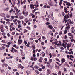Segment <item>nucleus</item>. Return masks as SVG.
I'll return each instance as SVG.
<instances>
[{
	"label": "nucleus",
	"instance_id": "obj_1",
	"mask_svg": "<svg viewBox=\"0 0 75 75\" xmlns=\"http://www.w3.org/2000/svg\"><path fill=\"white\" fill-rule=\"evenodd\" d=\"M67 21H68V22H69L70 24H71L74 23V22H73V21H71V19H68Z\"/></svg>",
	"mask_w": 75,
	"mask_h": 75
},
{
	"label": "nucleus",
	"instance_id": "obj_2",
	"mask_svg": "<svg viewBox=\"0 0 75 75\" xmlns=\"http://www.w3.org/2000/svg\"><path fill=\"white\" fill-rule=\"evenodd\" d=\"M22 40L21 39H18V44L19 45H20V44H21L22 43Z\"/></svg>",
	"mask_w": 75,
	"mask_h": 75
},
{
	"label": "nucleus",
	"instance_id": "obj_3",
	"mask_svg": "<svg viewBox=\"0 0 75 75\" xmlns=\"http://www.w3.org/2000/svg\"><path fill=\"white\" fill-rule=\"evenodd\" d=\"M68 35L69 36H70V37H71L72 38H74V36H73V35H72L71 33H69L68 34Z\"/></svg>",
	"mask_w": 75,
	"mask_h": 75
},
{
	"label": "nucleus",
	"instance_id": "obj_4",
	"mask_svg": "<svg viewBox=\"0 0 75 75\" xmlns=\"http://www.w3.org/2000/svg\"><path fill=\"white\" fill-rule=\"evenodd\" d=\"M64 17L65 18H66L67 19V18H68L69 17V15H67H67H65L64 16Z\"/></svg>",
	"mask_w": 75,
	"mask_h": 75
},
{
	"label": "nucleus",
	"instance_id": "obj_5",
	"mask_svg": "<svg viewBox=\"0 0 75 75\" xmlns=\"http://www.w3.org/2000/svg\"><path fill=\"white\" fill-rule=\"evenodd\" d=\"M67 6H71V4L69 2H67L66 4Z\"/></svg>",
	"mask_w": 75,
	"mask_h": 75
},
{
	"label": "nucleus",
	"instance_id": "obj_6",
	"mask_svg": "<svg viewBox=\"0 0 75 75\" xmlns=\"http://www.w3.org/2000/svg\"><path fill=\"white\" fill-rule=\"evenodd\" d=\"M30 7L31 9H33V4H31L30 5Z\"/></svg>",
	"mask_w": 75,
	"mask_h": 75
},
{
	"label": "nucleus",
	"instance_id": "obj_7",
	"mask_svg": "<svg viewBox=\"0 0 75 75\" xmlns=\"http://www.w3.org/2000/svg\"><path fill=\"white\" fill-rule=\"evenodd\" d=\"M55 68L56 69H59V66H57L56 64H55Z\"/></svg>",
	"mask_w": 75,
	"mask_h": 75
},
{
	"label": "nucleus",
	"instance_id": "obj_8",
	"mask_svg": "<svg viewBox=\"0 0 75 75\" xmlns=\"http://www.w3.org/2000/svg\"><path fill=\"white\" fill-rule=\"evenodd\" d=\"M71 46V44H68L67 45V47H70Z\"/></svg>",
	"mask_w": 75,
	"mask_h": 75
},
{
	"label": "nucleus",
	"instance_id": "obj_9",
	"mask_svg": "<svg viewBox=\"0 0 75 75\" xmlns=\"http://www.w3.org/2000/svg\"><path fill=\"white\" fill-rule=\"evenodd\" d=\"M21 55L22 56V57H24L25 55V54L24 53V52L23 53H21Z\"/></svg>",
	"mask_w": 75,
	"mask_h": 75
},
{
	"label": "nucleus",
	"instance_id": "obj_10",
	"mask_svg": "<svg viewBox=\"0 0 75 75\" xmlns=\"http://www.w3.org/2000/svg\"><path fill=\"white\" fill-rule=\"evenodd\" d=\"M49 28L50 29H52V28H53V27L51 25H49Z\"/></svg>",
	"mask_w": 75,
	"mask_h": 75
},
{
	"label": "nucleus",
	"instance_id": "obj_11",
	"mask_svg": "<svg viewBox=\"0 0 75 75\" xmlns=\"http://www.w3.org/2000/svg\"><path fill=\"white\" fill-rule=\"evenodd\" d=\"M61 61L62 62H65V59L64 58H62Z\"/></svg>",
	"mask_w": 75,
	"mask_h": 75
},
{
	"label": "nucleus",
	"instance_id": "obj_12",
	"mask_svg": "<svg viewBox=\"0 0 75 75\" xmlns=\"http://www.w3.org/2000/svg\"><path fill=\"white\" fill-rule=\"evenodd\" d=\"M26 28H28L29 30H31V28H30V27L29 26H27Z\"/></svg>",
	"mask_w": 75,
	"mask_h": 75
},
{
	"label": "nucleus",
	"instance_id": "obj_13",
	"mask_svg": "<svg viewBox=\"0 0 75 75\" xmlns=\"http://www.w3.org/2000/svg\"><path fill=\"white\" fill-rule=\"evenodd\" d=\"M34 68L35 69H38V68H39V67H38V66H36V65H35L34 66Z\"/></svg>",
	"mask_w": 75,
	"mask_h": 75
},
{
	"label": "nucleus",
	"instance_id": "obj_14",
	"mask_svg": "<svg viewBox=\"0 0 75 75\" xmlns=\"http://www.w3.org/2000/svg\"><path fill=\"white\" fill-rule=\"evenodd\" d=\"M59 44L60 46L62 47V44H61V41H59Z\"/></svg>",
	"mask_w": 75,
	"mask_h": 75
},
{
	"label": "nucleus",
	"instance_id": "obj_15",
	"mask_svg": "<svg viewBox=\"0 0 75 75\" xmlns=\"http://www.w3.org/2000/svg\"><path fill=\"white\" fill-rule=\"evenodd\" d=\"M70 28V26H69V25H68V27H67V26L66 27V28H67V29H68V30Z\"/></svg>",
	"mask_w": 75,
	"mask_h": 75
},
{
	"label": "nucleus",
	"instance_id": "obj_16",
	"mask_svg": "<svg viewBox=\"0 0 75 75\" xmlns=\"http://www.w3.org/2000/svg\"><path fill=\"white\" fill-rule=\"evenodd\" d=\"M47 72L48 73L50 74L51 72V71L49 69L47 70Z\"/></svg>",
	"mask_w": 75,
	"mask_h": 75
},
{
	"label": "nucleus",
	"instance_id": "obj_17",
	"mask_svg": "<svg viewBox=\"0 0 75 75\" xmlns=\"http://www.w3.org/2000/svg\"><path fill=\"white\" fill-rule=\"evenodd\" d=\"M32 47V50H35V45H33Z\"/></svg>",
	"mask_w": 75,
	"mask_h": 75
},
{
	"label": "nucleus",
	"instance_id": "obj_18",
	"mask_svg": "<svg viewBox=\"0 0 75 75\" xmlns=\"http://www.w3.org/2000/svg\"><path fill=\"white\" fill-rule=\"evenodd\" d=\"M41 54L43 55H42L43 57H44V56H45V53H44V52H42V53H41Z\"/></svg>",
	"mask_w": 75,
	"mask_h": 75
},
{
	"label": "nucleus",
	"instance_id": "obj_19",
	"mask_svg": "<svg viewBox=\"0 0 75 75\" xmlns=\"http://www.w3.org/2000/svg\"><path fill=\"white\" fill-rule=\"evenodd\" d=\"M13 9H11L9 11V13H12L13 12Z\"/></svg>",
	"mask_w": 75,
	"mask_h": 75
},
{
	"label": "nucleus",
	"instance_id": "obj_20",
	"mask_svg": "<svg viewBox=\"0 0 75 75\" xmlns=\"http://www.w3.org/2000/svg\"><path fill=\"white\" fill-rule=\"evenodd\" d=\"M2 35H3V36H5V35H6V33L4 32L2 33Z\"/></svg>",
	"mask_w": 75,
	"mask_h": 75
},
{
	"label": "nucleus",
	"instance_id": "obj_21",
	"mask_svg": "<svg viewBox=\"0 0 75 75\" xmlns=\"http://www.w3.org/2000/svg\"><path fill=\"white\" fill-rule=\"evenodd\" d=\"M49 55L50 56V58H51L52 57V54L51 53H50L49 54Z\"/></svg>",
	"mask_w": 75,
	"mask_h": 75
},
{
	"label": "nucleus",
	"instance_id": "obj_22",
	"mask_svg": "<svg viewBox=\"0 0 75 75\" xmlns=\"http://www.w3.org/2000/svg\"><path fill=\"white\" fill-rule=\"evenodd\" d=\"M34 60L35 61H37V57H34Z\"/></svg>",
	"mask_w": 75,
	"mask_h": 75
},
{
	"label": "nucleus",
	"instance_id": "obj_23",
	"mask_svg": "<svg viewBox=\"0 0 75 75\" xmlns=\"http://www.w3.org/2000/svg\"><path fill=\"white\" fill-rule=\"evenodd\" d=\"M69 57H70V58H74V56H73V55H70L69 56Z\"/></svg>",
	"mask_w": 75,
	"mask_h": 75
},
{
	"label": "nucleus",
	"instance_id": "obj_24",
	"mask_svg": "<svg viewBox=\"0 0 75 75\" xmlns=\"http://www.w3.org/2000/svg\"><path fill=\"white\" fill-rule=\"evenodd\" d=\"M35 72H36V73H37L38 74H39V72L38 71V70H35Z\"/></svg>",
	"mask_w": 75,
	"mask_h": 75
},
{
	"label": "nucleus",
	"instance_id": "obj_25",
	"mask_svg": "<svg viewBox=\"0 0 75 75\" xmlns=\"http://www.w3.org/2000/svg\"><path fill=\"white\" fill-rule=\"evenodd\" d=\"M23 18L24 16H21L20 17V18L21 19H23Z\"/></svg>",
	"mask_w": 75,
	"mask_h": 75
},
{
	"label": "nucleus",
	"instance_id": "obj_26",
	"mask_svg": "<svg viewBox=\"0 0 75 75\" xmlns=\"http://www.w3.org/2000/svg\"><path fill=\"white\" fill-rule=\"evenodd\" d=\"M58 75H61V72L60 71H59L58 72Z\"/></svg>",
	"mask_w": 75,
	"mask_h": 75
},
{
	"label": "nucleus",
	"instance_id": "obj_27",
	"mask_svg": "<svg viewBox=\"0 0 75 75\" xmlns=\"http://www.w3.org/2000/svg\"><path fill=\"white\" fill-rule=\"evenodd\" d=\"M62 34V31H61L59 33V35H61V34Z\"/></svg>",
	"mask_w": 75,
	"mask_h": 75
},
{
	"label": "nucleus",
	"instance_id": "obj_28",
	"mask_svg": "<svg viewBox=\"0 0 75 75\" xmlns=\"http://www.w3.org/2000/svg\"><path fill=\"white\" fill-rule=\"evenodd\" d=\"M38 70L40 71V72H41L42 71V68H40Z\"/></svg>",
	"mask_w": 75,
	"mask_h": 75
},
{
	"label": "nucleus",
	"instance_id": "obj_29",
	"mask_svg": "<svg viewBox=\"0 0 75 75\" xmlns=\"http://www.w3.org/2000/svg\"><path fill=\"white\" fill-rule=\"evenodd\" d=\"M1 71L2 73H3V72L4 71L3 69H1Z\"/></svg>",
	"mask_w": 75,
	"mask_h": 75
},
{
	"label": "nucleus",
	"instance_id": "obj_30",
	"mask_svg": "<svg viewBox=\"0 0 75 75\" xmlns=\"http://www.w3.org/2000/svg\"><path fill=\"white\" fill-rule=\"evenodd\" d=\"M26 73L27 74H30V71H26Z\"/></svg>",
	"mask_w": 75,
	"mask_h": 75
},
{
	"label": "nucleus",
	"instance_id": "obj_31",
	"mask_svg": "<svg viewBox=\"0 0 75 75\" xmlns=\"http://www.w3.org/2000/svg\"><path fill=\"white\" fill-rule=\"evenodd\" d=\"M56 60H57V61H58V62H60V61L59 60V59H58L57 58H56Z\"/></svg>",
	"mask_w": 75,
	"mask_h": 75
},
{
	"label": "nucleus",
	"instance_id": "obj_32",
	"mask_svg": "<svg viewBox=\"0 0 75 75\" xmlns=\"http://www.w3.org/2000/svg\"><path fill=\"white\" fill-rule=\"evenodd\" d=\"M50 48L51 50H54V47H52V46L50 47Z\"/></svg>",
	"mask_w": 75,
	"mask_h": 75
},
{
	"label": "nucleus",
	"instance_id": "obj_33",
	"mask_svg": "<svg viewBox=\"0 0 75 75\" xmlns=\"http://www.w3.org/2000/svg\"><path fill=\"white\" fill-rule=\"evenodd\" d=\"M30 59L31 60V61H33V60H34V57H31Z\"/></svg>",
	"mask_w": 75,
	"mask_h": 75
},
{
	"label": "nucleus",
	"instance_id": "obj_34",
	"mask_svg": "<svg viewBox=\"0 0 75 75\" xmlns=\"http://www.w3.org/2000/svg\"><path fill=\"white\" fill-rule=\"evenodd\" d=\"M64 34H67V30H65L64 31Z\"/></svg>",
	"mask_w": 75,
	"mask_h": 75
},
{
	"label": "nucleus",
	"instance_id": "obj_35",
	"mask_svg": "<svg viewBox=\"0 0 75 75\" xmlns=\"http://www.w3.org/2000/svg\"><path fill=\"white\" fill-rule=\"evenodd\" d=\"M28 12H26L25 13V16H27V15H28Z\"/></svg>",
	"mask_w": 75,
	"mask_h": 75
},
{
	"label": "nucleus",
	"instance_id": "obj_36",
	"mask_svg": "<svg viewBox=\"0 0 75 75\" xmlns=\"http://www.w3.org/2000/svg\"><path fill=\"white\" fill-rule=\"evenodd\" d=\"M62 1H60V2L59 3V5H60V6H61V4H62Z\"/></svg>",
	"mask_w": 75,
	"mask_h": 75
},
{
	"label": "nucleus",
	"instance_id": "obj_37",
	"mask_svg": "<svg viewBox=\"0 0 75 75\" xmlns=\"http://www.w3.org/2000/svg\"><path fill=\"white\" fill-rule=\"evenodd\" d=\"M6 42V40H2V41H1L2 42H3V43H4V42Z\"/></svg>",
	"mask_w": 75,
	"mask_h": 75
},
{
	"label": "nucleus",
	"instance_id": "obj_38",
	"mask_svg": "<svg viewBox=\"0 0 75 75\" xmlns=\"http://www.w3.org/2000/svg\"><path fill=\"white\" fill-rule=\"evenodd\" d=\"M17 0L18 1V3L16 4H20V0Z\"/></svg>",
	"mask_w": 75,
	"mask_h": 75
},
{
	"label": "nucleus",
	"instance_id": "obj_39",
	"mask_svg": "<svg viewBox=\"0 0 75 75\" xmlns=\"http://www.w3.org/2000/svg\"><path fill=\"white\" fill-rule=\"evenodd\" d=\"M74 39H73V38H72V39H71V40H70V41H71V42H73L74 41Z\"/></svg>",
	"mask_w": 75,
	"mask_h": 75
},
{
	"label": "nucleus",
	"instance_id": "obj_40",
	"mask_svg": "<svg viewBox=\"0 0 75 75\" xmlns=\"http://www.w3.org/2000/svg\"><path fill=\"white\" fill-rule=\"evenodd\" d=\"M42 69H45V66H44L43 67H42Z\"/></svg>",
	"mask_w": 75,
	"mask_h": 75
},
{
	"label": "nucleus",
	"instance_id": "obj_41",
	"mask_svg": "<svg viewBox=\"0 0 75 75\" xmlns=\"http://www.w3.org/2000/svg\"><path fill=\"white\" fill-rule=\"evenodd\" d=\"M5 48H6L5 47H4L3 46H2V50H4V49H5Z\"/></svg>",
	"mask_w": 75,
	"mask_h": 75
},
{
	"label": "nucleus",
	"instance_id": "obj_42",
	"mask_svg": "<svg viewBox=\"0 0 75 75\" xmlns=\"http://www.w3.org/2000/svg\"><path fill=\"white\" fill-rule=\"evenodd\" d=\"M15 18V16H12L11 17V18H12V19H14Z\"/></svg>",
	"mask_w": 75,
	"mask_h": 75
},
{
	"label": "nucleus",
	"instance_id": "obj_43",
	"mask_svg": "<svg viewBox=\"0 0 75 75\" xmlns=\"http://www.w3.org/2000/svg\"><path fill=\"white\" fill-rule=\"evenodd\" d=\"M8 10H9V7H8L6 9V11H8Z\"/></svg>",
	"mask_w": 75,
	"mask_h": 75
},
{
	"label": "nucleus",
	"instance_id": "obj_44",
	"mask_svg": "<svg viewBox=\"0 0 75 75\" xmlns=\"http://www.w3.org/2000/svg\"><path fill=\"white\" fill-rule=\"evenodd\" d=\"M64 10H65V13H67V12L68 11L67 10H66V9H65V8H64Z\"/></svg>",
	"mask_w": 75,
	"mask_h": 75
},
{
	"label": "nucleus",
	"instance_id": "obj_45",
	"mask_svg": "<svg viewBox=\"0 0 75 75\" xmlns=\"http://www.w3.org/2000/svg\"><path fill=\"white\" fill-rule=\"evenodd\" d=\"M47 67H48V68H50V67H51V64H48L47 65Z\"/></svg>",
	"mask_w": 75,
	"mask_h": 75
},
{
	"label": "nucleus",
	"instance_id": "obj_46",
	"mask_svg": "<svg viewBox=\"0 0 75 75\" xmlns=\"http://www.w3.org/2000/svg\"><path fill=\"white\" fill-rule=\"evenodd\" d=\"M52 61V59H49V62L51 63V62Z\"/></svg>",
	"mask_w": 75,
	"mask_h": 75
},
{
	"label": "nucleus",
	"instance_id": "obj_47",
	"mask_svg": "<svg viewBox=\"0 0 75 75\" xmlns=\"http://www.w3.org/2000/svg\"><path fill=\"white\" fill-rule=\"evenodd\" d=\"M14 51L16 53H17V50H16V49H14Z\"/></svg>",
	"mask_w": 75,
	"mask_h": 75
},
{
	"label": "nucleus",
	"instance_id": "obj_48",
	"mask_svg": "<svg viewBox=\"0 0 75 75\" xmlns=\"http://www.w3.org/2000/svg\"><path fill=\"white\" fill-rule=\"evenodd\" d=\"M8 69H10V70L11 69V68L10 67H9V66H8Z\"/></svg>",
	"mask_w": 75,
	"mask_h": 75
},
{
	"label": "nucleus",
	"instance_id": "obj_49",
	"mask_svg": "<svg viewBox=\"0 0 75 75\" xmlns=\"http://www.w3.org/2000/svg\"><path fill=\"white\" fill-rule=\"evenodd\" d=\"M18 66L19 67H20V68L21 67V65L20 64H18Z\"/></svg>",
	"mask_w": 75,
	"mask_h": 75
},
{
	"label": "nucleus",
	"instance_id": "obj_50",
	"mask_svg": "<svg viewBox=\"0 0 75 75\" xmlns=\"http://www.w3.org/2000/svg\"><path fill=\"white\" fill-rule=\"evenodd\" d=\"M18 57H16V61H18Z\"/></svg>",
	"mask_w": 75,
	"mask_h": 75
},
{
	"label": "nucleus",
	"instance_id": "obj_51",
	"mask_svg": "<svg viewBox=\"0 0 75 75\" xmlns=\"http://www.w3.org/2000/svg\"><path fill=\"white\" fill-rule=\"evenodd\" d=\"M13 47H17V45H16L15 44L13 45Z\"/></svg>",
	"mask_w": 75,
	"mask_h": 75
},
{
	"label": "nucleus",
	"instance_id": "obj_52",
	"mask_svg": "<svg viewBox=\"0 0 75 75\" xmlns=\"http://www.w3.org/2000/svg\"><path fill=\"white\" fill-rule=\"evenodd\" d=\"M34 17H35V15H33L32 16V18H34Z\"/></svg>",
	"mask_w": 75,
	"mask_h": 75
},
{
	"label": "nucleus",
	"instance_id": "obj_53",
	"mask_svg": "<svg viewBox=\"0 0 75 75\" xmlns=\"http://www.w3.org/2000/svg\"><path fill=\"white\" fill-rule=\"evenodd\" d=\"M33 54H35V50H34L33 51Z\"/></svg>",
	"mask_w": 75,
	"mask_h": 75
},
{
	"label": "nucleus",
	"instance_id": "obj_54",
	"mask_svg": "<svg viewBox=\"0 0 75 75\" xmlns=\"http://www.w3.org/2000/svg\"><path fill=\"white\" fill-rule=\"evenodd\" d=\"M28 25H30L31 24V22H28Z\"/></svg>",
	"mask_w": 75,
	"mask_h": 75
},
{
	"label": "nucleus",
	"instance_id": "obj_55",
	"mask_svg": "<svg viewBox=\"0 0 75 75\" xmlns=\"http://www.w3.org/2000/svg\"><path fill=\"white\" fill-rule=\"evenodd\" d=\"M20 68L22 69H24V66H21V67Z\"/></svg>",
	"mask_w": 75,
	"mask_h": 75
},
{
	"label": "nucleus",
	"instance_id": "obj_56",
	"mask_svg": "<svg viewBox=\"0 0 75 75\" xmlns=\"http://www.w3.org/2000/svg\"><path fill=\"white\" fill-rule=\"evenodd\" d=\"M60 49H61V50H64V48L63 47H60Z\"/></svg>",
	"mask_w": 75,
	"mask_h": 75
},
{
	"label": "nucleus",
	"instance_id": "obj_57",
	"mask_svg": "<svg viewBox=\"0 0 75 75\" xmlns=\"http://www.w3.org/2000/svg\"><path fill=\"white\" fill-rule=\"evenodd\" d=\"M5 28L6 29H7V30L8 29V26H5Z\"/></svg>",
	"mask_w": 75,
	"mask_h": 75
},
{
	"label": "nucleus",
	"instance_id": "obj_58",
	"mask_svg": "<svg viewBox=\"0 0 75 75\" xmlns=\"http://www.w3.org/2000/svg\"><path fill=\"white\" fill-rule=\"evenodd\" d=\"M7 35L8 37H10V33H8L7 34Z\"/></svg>",
	"mask_w": 75,
	"mask_h": 75
},
{
	"label": "nucleus",
	"instance_id": "obj_59",
	"mask_svg": "<svg viewBox=\"0 0 75 75\" xmlns=\"http://www.w3.org/2000/svg\"><path fill=\"white\" fill-rule=\"evenodd\" d=\"M42 38L43 39V40H45L46 39V38L44 36H42Z\"/></svg>",
	"mask_w": 75,
	"mask_h": 75
},
{
	"label": "nucleus",
	"instance_id": "obj_60",
	"mask_svg": "<svg viewBox=\"0 0 75 75\" xmlns=\"http://www.w3.org/2000/svg\"><path fill=\"white\" fill-rule=\"evenodd\" d=\"M51 18L52 20H54V17L53 16Z\"/></svg>",
	"mask_w": 75,
	"mask_h": 75
},
{
	"label": "nucleus",
	"instance_id": "obj_61",
	"mask_svg": "<svg viewBox=\"0 0 75 75\" xmlns=\"http://www.w3.org/2000/svg\"><path fill=\"white\" fill-rule=\"evenodd\" d=\"M18 17V15H17L15 16V18H17Z\"/></svg>",
	"mask_w": 75,
	"mask_h": 75
},
{
	"label": "nucleus",
	"instance_id": "obj_62",
	"mask_svg": "<svg viewBox=\"0 0 75 75\" xmlns=\"http://www.w3.org/2000/svg\"><path fill=\"white\" fill-rule=\"evenodd\" d=\"M17 22L18 23H21V21H19V20H18Z\"/></svg>",
	"mask_w": 75,
	"mask_h": 75
},
{
	"label": "nucleus",
	"instance_id": "obj_63",
	"mask_svg": "<svg viewBox=\"0 0 75 75\" xmlns=\"http://www.w3.org/2000/svg\"><path fill=\"white\" fill-rule=\"evenodd\" d=\"M70 75H73V73H72V72H71L70 73Z\"/></svg>",
	"mask_w": 75,
	"mask_h": 75
},
{
	"label": "nucleus",
	"instance_id": "obj_64",
	"mask_svg": "<svg viewBox=\"0 0 75 75\" xmlns=\"http://www.w3.org/2000/svg\"><path fill=\"white\" fill-rule=\"evenodd\" d=\"M52 75H57V74L56 73H52Z\"/></svg>",
	"mask_w": 75,
	"mask_h": 75
}]
</instances>
